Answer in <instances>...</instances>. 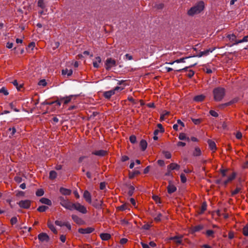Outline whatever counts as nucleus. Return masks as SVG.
Masks as SVG:
<instances>
[{
    "mask_svg": "<svg viewBox=\"0 0 248 248\" xmlns=\"http://www.w3.org/2000/svg\"><path fill=\"white\" fill-rule=\"evenodd\" d=\"M204 8V3L201 0L196 3L194 6L190 8L187 12V14L190 16L199 14L202 12Z\"/></svg>",
    "mask_w": 248,
    "mask_h": 248,
    "instance_id": "1",
    "label": "nucleus"
},
{
    "mask_svg": "<svg viewBox=\"0 0 248 248\" xmlns=\"http://www.w3.org/2000/svg\"><path fill=\"white\" fill-rule=\"evenodd\" d=\"M214 98L216 101H220L225 95V90L222 87L215 88L213 91Z\"/></svg>",
    "mask_w": 248,
    "mask_h": 248,
    "instance_id": "2",
    "label": "nucleus"
},
{
    "mask_svg": "<svg viewBox=\"0 0 248 248\" xmlns=\"http://www.w3.org/2000/svg\"><path fill=\"white\" fill-rule=\"evenodd\" d=\"M60 204L66 209L72 210L73 203L70 202L67 199L61 196L58 198Z\"/></svg>",
    "mask_w": 248,
    "mask_h": 248,
    "instance_id": "3",
    "label": "nucleus"
},
{
    "mask_svg": "<svg viewBox=\"0 0 248 248\" xmlns=\"http://www.w3.org/2000/svg\"><path fill=\"white\" fill-rule=\"evenodd\" d=\"M117 65L116 61L112 58H107L105 63V68L107 70H109L112 67Z\"/></svg>",
    "mask_w": 248,
    "mask_h": 248,
    "instance_id": "4",
    "label": "nucleus"
},
{
    "mask_svg": "<svg viewBox=\"0 0 248 248\" xmlns=\"http://www.w3.org/2000/svg\"><path fill=\"white\" fill-rule=\"evenodd\" d=\"M123 89H124L123 88H121L120 87L117 86L114 89H113L112 90H111L105 92L103 93V96L105 98L109 99L112 96V95H113V94H115L116 91H117L119 90H123Z\"/></svg>",
    "mask_w": 248,
    "mask_h": 248,
    "instance_id": "5",
    "label": "nucleus"
},
{
    "mask_svg": "<svg viewBox=\"0 0 248 248\" xmlns=\"http://www.w3.org/2000/svg\"><path fill=\"white\" fill-rule=\"evenodd\" d=\"M73 209L76 210L82 214H86L87 212L86 208L78 202L73 203L72 210Z\"/></svg>",
    "mask_w": 248,
    "mask_h": 248,
    "instance_id": "6",
    "label": "nucleus"
},
{
    "mask_svg": "<svg viewBox=\"0 0 248 248\" xmlns=\"http://www.w3.org/2000/svg\"><path fill=\"white\" fill-rule=\"evenodd\" d=\"M18 204L20 207L24 209H28L31 206V201L28 200L20 201Z\"/></svg>",
    "mask_w": 248,
    "mask_h": 248,
    "instance_id": "7",
    "label": "nucleus"
},
{
    "mask_svg": "<svg viewBox=\"0 0 248 248\" xmlns=\"http://www.w3.org/2000/svg\"><path fill=\"white\" fill-rule=\"evenodd\" d=\"M182 236H175L170 237L169 238V240H172L174 242L176 246L181 245L182 243Z\"/></svg>",
    "mask_w": 248,
    "mask_h": 248,
    "instance_id": "8",
    "label": "nucleus"
},
{
    "mask_svg": "<svg viewBox=\"0 0 248 248\" xmlns=\"http://www.w3.org/2000/svg\"><path fill=\"white\" fill-rule=\"evenodd\" d=\"M38 239L42 242H47L49 241V236L45 232H41L38 235Z\"/></svg>",
    "mask_w": 248,
    "mask_h": 248,
    "instance_id": "9",
    "label": "nucleus"
},
{
    "mask_svg": "<svg viewBox=\"0 0 248 248\" xmlns=\"http://www.w3.org/2000/svg\"><path fill=\"white\" fill-rule=\"evenodd\" d=\"M94 230L93 228L88 227L86 228H79L78 230L79 233L81 234H89L93 232Z\"/></svg>",
    "mask_w": 248,
    "mask_h": 248,
    "instance_id": "10",
    "label": "nucleus"
},
{
    "mask_svg": "<svg viewBox=\"0 0 248 248\" xmlns=\"http://www.w3.org/2000/svg\"><path fill=\"white\" fill-rule=\"evenodd\" d=\"M216 47L210 48L205 50L201 51L197 55L198 57H201L203 56H207L209 55V54L211 52H212L215 49Z\"/></svg>",
    "mask_w": 248,
    "mask_h": 248,
    "instance_id": "11",
    "label": "nucleus"
},
{
    "mask_svg": "<svg viewBox=\"0 0 248 248\" xmlns=\"http://www.w3.org/2000/svg\"><path fill=\"white\" fill-rule=\"evenodd\" d=\"M226 37L229 39V40L231 42H233V44L231 45V46L237 45L238 44H235L238 40H237L236 36L234 34H227Z\"/></svg>",
    "mask_w": 248,
    "mask_h": 248,
    "instance_id": "12",
    "label": "nucleus"
},
{
    "mask_svg": "<svg viewBox=\"0 0 248 248\" xmlns=\"http://www.w3.org/2000/svg\"><path fill=\"white\" fill-rule=\"evenodd\" d=\"M83 197L87 202L89 203H92L91 194L88 190L84 191Z\"/></svg>",
    "mask_w": 248,
    "mask_h": 248,
    "instance_id": "13",
    "label": "nucleus"
},
{
    "mask_svg": "<svg viewBox=\"0 0 248 248\" xmlns=\"http://www.w3.org/2000/svg\"><path fill=\"white\" fill-rule=\"evenodd\" d=\"M72 218L75 222L78 225H82L84 223V221L77 215H72Z\"/></svg>",
    "mask_w": 248,
    "mask_h": 248,
    "instance_id": "14",
    "label": "nucleus"
},
{
    "mask_svg": "<svg viewBox=\"0 0 248 248\" xmlns=\"http://www.w3.org/2000/svg\"><path fill=\"white\" fill-rule=\"evenodd\" d=\"M101 58L99 56L96 57L93 61V66L95 68H98L100 67V63L101 62Z\"/></svg>",
    "mask_w": 248,
    "mask_h": 248,
    "instance_id": "15",
    "label": "nucleus"
},
{
    "mask_svg": "<svg viewBox=\"0 0 248 248\" xmlns=\"http://www.w3.org/2000/svg\"><path fill=\"white\" fill-rule=\"evenodd\" d=\"M74 96V95H71L64 97H61V100L62 101V103L64 105H66L68 104Z\"/></svg>",
    "mask_w": 248,
    "mask_h": 248,
    "instance_id": "16",
    "label": "nucleus"
},
{
    "mask_svg": "<svg viewBox=\"0 0 248 248\" xmlns=\"http://www.w3.org/2000/svg\"><path fill=\"white\" fill-rule=\"evenodd\" d=\"M207 143L208 144L210 149L213 151V152H215L217 150V147L215 142L211 140H208Z\"/></svg>",
    "mask_w": 248,
    "mask_h": 248,
    "instance_id": "17",
    "label": "nucleus"
},
{
    "mask_svg": "<svg viewBox=\"0 0 248 248\" xmlns=\"http://www.w3.org/2000/svg\"><path fill=\"white\" fill-rule=\"evenodd\" d=\"M107 154V152L105 150H100L98 151H95L92 152V154L99 156H105Z\"/></svg>",
    "mask_w": 248,
    "mask_h": 248,
    "instance_id": "18",
    "label": "nucleus"
},
{
    "mask_svg": "<svg viewBox=\"0 0 248 248\" xmlns=\"http://www.w3.org/2000/svg\"><path fill=\"white\" fill-rule=\"evenodd\" d=\"M180 168V166L176 163H172L167 166V170H179Z\"/></svg>",
    "mask_w": 248,
    "mask_h": 248,
    "instance_id": "19",
    "label": "nucleus"
},
{
    "mask_svg": "<svg viewBox=\"0 0 248 248\" xmlns=\"http://www.w3.org/2000/svg\"><path fill=\"white\" fill-rule=\"evenodd\" d=\"M205 98V96L203 94H200L195 96L193 98V100L196 102H201L203 101Z\"/></svg>",
    "mask_w": 248,
    "mask_h": 248,
    "instance_id": "20",
    "label": "nucleus"
},
{
    "mask_svg": "<svg viewBox=\"0 0 248 248\" xmlns=\"http://www.w3.org/2000/svg\"><path fill=\"white\" fill-rule=\"evenodd\" d=\"M103 202L100 201H98L97 200H95L92 203V205L96 209H101L102 204Z\"/></svg>",
    "mask_w": 248,
    "mask_h": 248,
    "instance_id": "21",
    "label": "nucleus"
},
{
    "mask_svg": "<svg viewBox=\"0 0 248 248\" xmlns=\"http://www.w3.org/2000/svg\"><path fill=\"white\" fill-rule=\"evenodd\" d=\"M176 189H177L176 187L175 186H174L173 185H172L171 184H170L167 186L168 192L169 194H171V193H174V192L176 191Z\"/></svg>",
    "mask_w": 248,
    "mask_h": 248,
    "instance_id": "22",
    "label": "nucleus"
},
{
    "mask_svg": "<svg viewBox=\"0 0 248 248\" xmlns=\"http://www.w3.org/2000/svg\"><path fill=\"white\" fill-rule=\"evenodd\" d=\"M236 173L235 172H233L232 175L229 176L228 179L224 182V185L226 186L228 184V183L234 179L236 177Z\"/></svg>",
    "mask_w": 248,
    "mask_h": 248,
    "instance_id": "23",
    "label": "nucleus"
},
{
    "mask_svg": "<svg viewBox=\"0 0 248 248\" xmlns=\"http://www.w3.org/2000/svg\"><path fill=\"white\" fill-rule=\"evenodd\" d=\"M100 237L102 240L108 241L111 238V235L108 233H102L100 234Z\"/></svg>",
    "mask_w": 248,
    "mask_h": 248,
    "instance_id": "24",
    "label": "nucleus"
},
{
    "mask_svg": "<svg viewBox=\"0 0 248 248\" xmlns=\"http://www.w3.org/2000/svg\"><path fill=\"white\" fill-rule=\"evenodd\" d=\"M60 192L63 195H70L71 193V190L63 187H61Z\"/></svg>",
    "mask_w": 248,
    "mask_h": 248,
    "instance_id": "25",
    "label": "nucleus"
},
{
    "mask_svg": "<svg viewBox=\"0 0 248 248\" xmlns=\"http://www.w3.org/2000/svg\"><path fill=\"white\" fill-rule=\"evenodd\" d=\"M202 155V151L201 149L196 147L195 148L194 150L192 152V155L194 156H199Z\"/></svg>",
    "mask_w": 248,
    "mask_h": 248,
    "instance_id": "26",
    "label": "nucleus"
},
{
    "mask_svg": "<svg viewBox=\"0 0 248 248\" xmlns=\"http://www.w3.org/2000/svg\"><path fill=\"white\" fill-rule=\"evenodd\" d=\"M40 202L42 203H43V204H46L47 205H52V202L51 201L47 199V198H42L40 200Z\"/></svg>",
    "mask_w": 248,
    "mask_h": 248,
    "instance_id": "27",
    "label": "nucleus"
},
{
    "mask_svg": "<svg viewBox=\"0 0 248 248\" xmlns=\"http://www.w3.org/2000/svg\"><path fill=\"white\" fill-rule=\"evenodd\" d=\"M140 145L141 148V149L142 151H144L147 148V143L145 140H141L140 141Z\"/></svg>",
    "mask_w": 248,
    "mask_h": 248,
    "instance_id": "28",
    "label": "nucleus"
},
{
    "mask_svg": "<svg viewBox=\"0 0 248 248\" xmlns=\"http://www.w3.org/2000/svg\"><path fill=\"white\" fill-rule=\"evenodd\" d=\"M62 75H67L68 77H70L72 75L73 71L72 69H65L62 70Z\"/></svg>",
    "mask_w": 248,
    "mask_h": 248,
    "instance_id": "29",
    "label": "nucleus"
},
{
    "mask_svg": "<svg viewBox=\"0 0 248 248\" xmlns=\"http://www.w3.org/2000/svg\"><path fill=\"white\" fill-rule=\"evenodd\" d=\"M47 226L49 228V229L53 232L54 233L57 234V231L56 230L55 227L53 225V224L49 222L48 221L47 222Z\"/></svg>",
    "mask_w": 248,
    "mask_h": 248,
    "instance_id": "30",
    "label": "nucleus"
},
{
    "mask_svg": "<svg viewBox=\"0 0 248 248\" xmlns=\"http://www.w3.org/2000/svg\"><path fill=\"white\" fill-rule=\"evenodd\" d=\"M203 228H204V226L203 225L200 224V225H198L193 227V228L192 229V231L194 232H199V231L202 230L203 229Z\"/></svg>",
    "mask_w": 248,
    "mask_h": 248,
    "instance_id": "31",
    "label": "nucleus"
},
{
    "mask_svg": "<svg viewBox=\"0 0 248 248\" xmlns=\"http://www.w3.org/2000/svg\"><path fill=\"white\" fill-rule=\"evenodd\" d=\"M206 209H207L206 202H202L199 213L201 214H203L205 212V211L206 210Z\"/></svg>",
    "mask_w": 248,
    "mask_h": 248,
    "instance_id": "32",
    "label": "nucleus"
},
{
    "mask_svg": "<svg viewBox=\"0 0 248 248\" xmlns=\"http://www.w3.org/2000/svg\"><path fill=\"white\" fill-rule=\"evenodd\" d=\"M214 234L215 232L211 230H207L205 232V235L207 237H211L212 238H214L215 237Z\"/></svg>",
    "mask_w": 248,
    "mask_h": 248,
    "instance_id": "33",
    "label": "nucleus"
},
{
    "mask_svg": "<svg viewBox=\"0 0 248 248\" xmlns=\"http://www.w3.org/2000/svg\"><path fill=\"white\" fill-rule=\"evenodd\" d=\"M179 139L180 140H186L188 141L190 140L189 138L188 137H186V134L184 133H180L179 136Z\"/></svg>",
    "mask_w": 248,
    "mask_h": 248,
    "instance_id": "34",
    "label": "nucleus"
},
{
    "mask_svg": "<svg viewBox=\"0 0 248 248\" xmlns=\"http://www.w3.org/2000/svg\"><path fill=\"white\" fill-rule=\"evenodd\" d=\"M57 175V174L55 171L51 170L49 172V179H51V180L54 179L56 178Z\"/></svg>",
    "mask_w": 248,
    "mask_h": 248,
    "instance_id": "35",
    "label": "nucleus"
},
{
    "mask_svg": "<svg viewBox=\"0 0 248 248\" xmlns=\"http://www.w3.org/2000/svg\"><path fill=\"white\" fill-rule=\"evenodd\" d=\"M197 64V63H194L192 64H191L189 66H186L184 68H182V69H178V70H176V71H177V72H182L183 71H186L188 68H192L193 67H194V66H195Z\"/></svg>",
    "mask_w": 248,
    "mask_h": 248,
    "instance_id": "36",
    "label": "nucleus"
},
{
    "mask_svg": "<svg viewBox=\"0 0 248 248\" xmlns=\"http://www.w3.org/2000/svg\"><path fill=\"white\" fill-rule=\"evenodd\" d=\"M48 209V207L45 205H42L38 207L37 210L39 212H45L46 210Z\"/></svg>",
    "mask_w": 248,
    "mask_h": 248,
    "instance_id": "37",
    "label": "nucleus"
},
{
    "mask_svg": "<svg viewBox=\"0 0 248 248\" xmlns=\"http://www.w3.org/2000/svg\"><path fill=\"white\" fill-rule=\"evenodd\" d=\"M140 174V171H139V170H135V171H134L133 172L129 173V178L130 179H132V178H133L135 177V176L138 175H139Z\"/></svg>",
    "mask_w": 248,
    "mask_h": 248,
    "instance_id": "38",
    "label": "nucleus"
},
{
    "mask_svg": "<svg viewBox=\"0 0 248 248\" xmlns=\"http://www.w3.org/2000/svg\"><path fill=\"white\" fill-rule=\"evenodd\" d=\"M242 233L244 236H248V223L243 227Z\"/></svg>",
    "mask_w": 248,
    "mask_h": 248,
    "instance_id": "39",
    "label": "nucleus"
},
{
    "mask_svg": "<svg viewBox=\"0 0 248 248\" xmlns=\"http://www.w3.org/2000/svg\"><path fill=\"white\" fill-rule=\"evenodd\" d=\"M135 190V187L133 186H130L129 187V190L128 191V194L129 196H131Z\"/></svg>",
    "mask_w": 248,
    "mask_h": 248,
    "instance_id": "40",
    "label": "nucleus"
},
{
    "mask_svg": "<svg viewBox=\"0 0 248 248\" xmlns=\"http://www.w3.org/2000/svg\"><path fill=\"white\" fill-rule=\"evenodd\" d=\"M37 5L38 7L41 8L42 9L45 8L44 0H38Z\"/></svg>",
    "mask_w": 248,
    "mask_h": 248,
    "instance_id": "41",
    "label": "nucleus"
},
{
    "mask_svg": "<svg viewBox=\"0 0 248 248\" xmlns=\"http://www.w3.org/2000/svg\"><path fill=\"white\" fill-rule=\"evenodd\" d=\"M0 93L3 94L4 95H7L9 94L8 90L4 87H2L0 89Z\"/></svg>",
    "mask_w": 248,
    "mask_h": 248,
    "instance_id": "42",
    "label": "nucleus"
},
{
    "mask_svg": "<svg viewBox=\"0 0 248 248\" xmlns=\"http://www.w3.org/2000/svg\"><path fill=\"white\" fill-rule=\"evenodd\" d=\"M241 190V188L240 187H237L234 190L232 191L231 195L233 196L234 195L238 194L240 190Z\"/></svg>",
    "mask_w": 248,
    "mask_h": 248,
    "instance_id": "43",
    "label": "nucleus"
},
{
    "mask_svg": "<svg viewBox=\"0 0 248 248\" xmlns=\"http://www.w3.org/2000/svg\"><path fill=\"white\" fill-rule=\"evenodd\" d=\"M12 83L13 85L16 87L17 89L19 91L21 88H22V85L20 84V85H18L17 81L16 80H15L12 82Z\"/></svg>",
    "mask_w": 248,
    "mask_h": 248,
    "instance_id": "44",
    "label": "nucleus"
},
{
    "mask_svg": "<svg viewBox=\"0 0 248 248\" xmlns=\"http://www.w3.org/2000/svg\"><path fill=\"white\" fill-rule=\"evenodd\" d=\"M155 7L158 10H161L164 7V4L163 3H157L155 5Z\"/></svg>",
    "mask_w": 248,
    "mask_h": 248,
    "instance_id": "45",
    "label": "nucleus"
},
{
    "mask_svg": "<svg viewBox=\"0 0 248 248\" xmlns=\"http://www.w3.org/2000/svg\"><path fill=\"white\" fill-rule=\"evenodd\" d=\"M247 41H248V35L245 36L242 39L238 40V41L236 42L235 44L241 43Z\"/></svg>",
    "mask_w": 248,
    "mask_h": 248,
    "instance_id": "46",
    "label": "nucleus"
},
{
    "mask_svg": "<svg viewBox=\"0 0 248 248\" xmlns=\"http://www.w3.org/2000/svg\"><path fill=\"white\" fill-rule=\"evenodd\" d=\"M44 191L43 189H38L36 192V195L37 196H42L44 195Z\"/></svg>",
    "mask_w": 248,
    "mask_h": 248,
    "instance_id": "47",
    "label": "nucleus"
},
{
    "mask_svg": "<svg viewBox=\"0 0 248 248\" xmlns=\"http://www.w3.org/2000/svg\"><path fill=\"white\" fill-rule=\"evenodd\" d=\"M191 120L195 124H199L202 122L201 119L191 118Z\"/></svg>",
    "mask_w": 248,
    "mask_h": 248,
    "instance_id": "48",
    "label": "nucleus"
},
{
    "mask_svg": "<svg viewBox=\"0 0 248 248\" xmlns=\"http://www.w3.org/2000/svg\"><path fill=\"white\" fill-rule=\"evenodd\" d=\"M163 154L165 157L167 159H170L171 157V155L170 152L168 151H163Z\"/></svg>",
    "mask_w": 248,
    "mask_h": 248,
    "instance_id": "49",
    "label": "nucleus"
},
{
    "mask_svg": "<svg viewBox=\"0 0 248 248\" xmlns=\"http://www.w3.org/2000/svg\"><path fill=\"white\" fill-rule=\"evenodd\" d=\"M118 208L121 211H124L128 208V205L127 204H124L119 206Z\"/></svg>",
    "mask_w": 248,
    "mask_h": 248,
    "instance_id": "50",
    "label": "nucleus"
},
{
    "mask_svg": "<svg viewBox=\"0 0 248 248\" xmlns=\"http://www.w3.org/2000/svg\"><path fill=\"white\" fill-rule=\"evenodd\" d=\"M8 131H11V133L10 135V137H13L14 135H15V134L16 133V129L14 127H13L12 128H9L8 129Z\"/></svg>",
    "mask_w": 248,
    "mask_h": 248,
    "instance_id": "51",
    "label": "nucleus"
},
{
    "mask_svg": "<svg viewBox=\"0 0 248 248\" xmlns=\"http://www.w3.org/2000/svg\"><path fill=\"white\" fill-rule=\"evenodd\" d=\"M190 57H186L184 58H182L179 59H177L175 61H174V62H176V63H180V62H185V59L190 58Z\"/></svg>",
    "mask_w": 248,
    "mask_h": 248,
    "instance_id": "52",
    "label": "nucleus"
},
{
    "mask_svg": "<svg viewBox=\"0 0 248 248\" xmlns=\"http://www.w3.org/2000/svg\"><path fill=\"white\" fill-rule=\"evenodd\" d=\"M162 215L161 213H158L156 217H155L154 220L156 222H159L161 220V218Z\"/></svg>",
    "mask_w": 248,
    "mask_h": 248,
    "instance_id": "53",
    "label": "nucleus"
},
{
    "mask_svg": "<svg viewBox=\"0 0 248 248\" xmlns=\"http://www.w3.org/2000/svg\"><path fill=\"white\" fill-rule=\"evenodd\" d=\"M129 140L132 143H135L137 141L136 137L134 135H132L129 137Z\"/></svg>",
    "mask_w": 248,
    "mask_h": 248,
    "instance_id": "54",
    "label": "nucleus"
},
{
    "mask_svg": "<svg viewBox=\"0 0 248 248\" xmlns=\"http://www.w3.org/2000/svg\"><path fill=\"white\" fill-rule=\"evenodd\" d=\"M180 178H181V181L182 183H185L186 182V177L184 174H183V173L181 174Z\"/></svg>",
    "mask_w": 248,
    "mask_h": 248,
    "instance_id": "55",
    "label": "nucleus"
},
{
    "mask_svg": "<svg viewBox=\"0 0 248 248\" xmlns=\"http://www.w3.org/2000/svg\"><path fill=\"white\" fill-rule=\"evenodd\" d=\"M17 222V218L16 217H14L11 218L10 220L11 224L13 225Z\"/></svg>",
    "mask_w": 248,
    "mask_h": 248,
    "instance_id": "56",
    "label": "nucleus"
},
{
    "mask_svg": "<svg viewBox=\"0 0 248 248\" xmlns=\"http://www.w3.org/2000/svg\"><path fill=\"white\" fill-rule=\"evenodd\" d=\"M55 223L57 226L62 227L64 225L65 222H62V221H60V220H56L55 222Z\"/></svg>",
    "mask_w": 248,
    "mask_h": 248,
    "instance_id": "57",
    "label": "nucleus"
},
{
    "mask_svg": "<svg viewBox=\"0 0 248 248\" xmlns=\"http://www.w3.org/2000/svg\"><path fill=\"white\" fill-rule=\"evenodd\" d=\"M39 85L43 86V87H45L46 85V82L45 79H41L38 82Z\"/></svg>",
    "mask_w": 248,
    "mask_h": 248,
    "instance_id": "58",
    "label": "nucleus"
},
{
    "mask_svg": "<svg viewBox=\"0 0 248 248\" xmlns=\"http://www.w3.org/2000/svg\"><path fill=\"white\" fill-rule=\"evenodd\" d=\"M209 113L211 115H212V116L215 117H217L218 116V113L216 111H215V110H210Z\"/></svg>",
    "mask_w": 248,
    "mask_h": 248,
    "instance_id": "59",
    "label": "nucleus"
},
{
    "mask_svg": "<svg viewBox=\"0 0 248 248\" xmlns=\"http://www.w3.org/2000/svg\"><path fill=\"white\" fill-rule=\"evenodd\" d=\"M10 108L13 110H14L16 112H19V110L17 109L15 106V105L14 104L13 102H11L10 104Z\"/></svg>",
    "mask_w": 248,
    "mask_h": 248,
    "instance_id": "60",
    "label": "nucleus"
},
{
    "mask_svg": "<svg viewBox=\"0 0 248 248\" xmlns=\"http://www.w3.org/2000/svg\"><path fill=\"white\" fill-rule=\"evenodd\" d=\"M53 102L54 104L56 103L58 107H60L62 103V101L61 100V97H60L58 98V99L56 101H53Z\"/></svg>",
    "mask_w": 248,
    "mask_h": 248,
    "instance_id": "61",
    "label": "nucleus"
},
{
    "mask_svg": "<svg viewBox=\"0 0 248 248\" xmlns=\"http://www.w3.org/2000/svg\"><path fill=\"white\" fill-rule=\"evenodd\" d=\"M14 180L17 183H20L22 181V178L21 177H20V176H16V177H15Z\"/></svg>",
    "mask_w": 248,
    "mask_h": 248,
    "instance_id": "62",
    "label": "nucleus"
},
{
    "mask_svg": "<svg viewBox=\"0 0 248 248\" xmlns=\"http://www.w3.org/2000/svg\"><path fill=\"white\" fill-rule=\"evenodd\" d=\"M194 72L192 70H190L188 71V73L186 75V76L189 78H191L194 76Z\"/></svg>",
    "mask_w": 248,
    "mask_h": 248,
    "instance_id": "63",
    "label": "nucleus"
},
{
    "mask_svg": "<svg viewBox=\"0 0 248 248\" xmlns=\"http://www.w3.org/2000/svg\"><path fill=\"white\" fill-rule=\"evenodd\" d=\"M153 199L156 202L160 203V200L158 196H156V195H154V196H153Z\"/></svg>",
    "mask_w": 248,
    "mask_h": 248,
    "instance_id": "64",
    "label": "nucleus"
}]
</instances>
